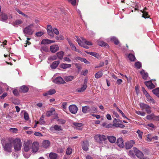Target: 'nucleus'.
I'll use <instances>...</instances> for the list:
<instances>
[{"instance_id":"64","label":"nucleus","mask_w":159,"mask_h":159,"mask_svg":"<svg viewBox=\"0 0 159 159\" xmlns=\"http://www.w3.org/2000/svg\"><path fill=\"white\" fill-rule=\"evenodd\" d=\"M13 93L14 95L17 96L19 95V92L17 89H14L13 91Z\"/></svg>"},{"instance_id":"49","label":"nucleus","mask_w":159,"mask_h":159,"mask_svg":"<svg viewBox=\"0 0 159 159\" xmlns=\"http://www.w3.org/2000/svg\"><path fill=\"white\" fill-rule=\"evenodd\" d=\"M22 23V21L20 20H17L15 21L13 23V25L14 26L16 25H19L21 24Z\"/></svg>"},{"instance_id":"25","label":"nucleus","mask_w":159,"mask_h":159,"mask_svg":"<svg viewBox=\"0 0 159 159\" xmlns=\"http://www.w3.org/2000/svg\"><path fill=\"white\" fill-rule=\"evenodd\" d=\"M60 63L59 61H54L51 65V67L52 69H55L58 66Z\"/></svg>"},{"instance_id":"32","label":"nucleus","mask_w":159,"mask_h":159,"mask_svg":"<svg viewBox=\"0 0 159 159\" xmlns=\"http://www.w3.org/2000/svg\"><path fill=\"white\" fill-rule=\"evenodd\" d=\"M86 53L88 54H90L91 55L95 57L98 58L100 57V55L99 54L97 53L93 52H86Z\"/></svg>"},{"instance_id":"38","label":"nucleus","mask_w":159,"mask_h":159,"mask_svg":"<svg viewBox=\"0 0 159 159\" xmlns=\"http://www.w3.org/2000/svg\"><path fill=\"white\" fill-rule=\"evenodd\" d=\"M111 40L114 42L115 44L118 45L119 43L118 39L115 37H112L111 38Z\"/></svg>"},{"instance_id":"29","label":"nucleus","mask_w":159,"mask_h":159,"mask_svg":"<svg viewBox=\"0 0 159 159\" xmlns=\"http://www.w3.org/2000/svg\"><path fill=\"white\" fill-rule=\"evenodd\" d=\"M8 18L7 15L5 14H2L0 16V20L2 21H5Z\"/></svg>"},{"instance_id":"52","label":"nucleus","mask_w":159,"mask_h":159,"mask_svg":"<svg viewBox=\"0 0 159 159\" xmlns=\"http://www.w3.org/2000/svg\"><path fill=\"white\" fill-rule=\"evenodd\" d=\"M83 41L84 42V43L87 45L91 46L93 45L91 42L87 41L85 39H83Z\"/></svg>"},{"instance_id":"23","label":"nucleus","mask_w":159,"mask_h":159,"mask_svg":"<svg viewBox=\"0 0 159 159\" xmlns=\"http://www.w3.org/2000/svg\"><path fill=\"white\" fill-rule=\"evenodd\" d=\"M50 143L48 140H44L42 143L43 147L45 148H48L50 146Z\"/></svg>"},{"instance_id":"26","label":"nucleus","mask_w":159,"mask_h":159,"mask_svg":"<svg viewBox=\"0 0 159 159\" xmlns=\"http://www.w3.org/2000/svg\"><path fill=\"white\" fill-rule=\"evenodd\" d=\"M83 39H85L81 37L80 38H77L76 40L79 45L81 47L83 46V45L84 44V42L83 41Z\"/></svg>"},{"instance_id":"62","label":"nucleus","mask_w":159,"mask_h":159,"mask_svg":"<svg viewBox=\"0 0 159 159\" xmlns=\"http://www.w3.org/2000/svg\"><path fill=\"white\" fill-rule=\"evenodd\" d=\"M43 34V33L42 32H39L36 33L35 34L36 36L37 37H40Z\"/></svg>"},{"instance_id":"46","label":"nucleus","mask_w":159,"mask_h":159,"mask_svg":"<svg viewBox=\"0 0 159 159\" xmlns=\"http://www.w3.org/2000/svg\"><path fill=\"white\" fill-rule=\"evenodd\" d=\"M68 2L70 3L73 5H76L77 2H78V0H68Z\"/></svg>"},{"instance_id":"7","label":"nucleus","mask_w":159,"mask_h":159,"mask_svg":"<svg viewBox=\"0 0 159 159\" xmlns=\"http://www.w3.org/2000/svg\"><path fill=\"white\" fill-rule=\"evenodd\" d=\"M50 130L51 131H53L54 130L56 131H62V129L61 126L58 125H54L52 126L50 128Z\"/></svg>"},{"instance_id":"59","label":"nucleus","mask_w":159,"mask_h":159,"mask_svg":"<svg viewBox=\"0 0 159 159\" xmlns=\"http://www.w3.org/2000/svg\"><path fill=\"white\" fill-rule=\"evenodd\" d=\"M24 117L26 120H28L29 119V115L28 113L26 112L24 113Z\"/></svg>"},{"instance_id":"4","label":"nucleus","mask_w":159,"mask_h":159,"mask_svg":"<svg viewBox=\"0 0 159 159\" xmlns=\"http://www.w3.org/2000/svg\"><path fill=\"white\" fill-rule=\"evenodd\" d=\"M139 106L142 110L145 109L147 113L150 114L152 112L151 107L148 105L143 103H140Z\"/></svg>"},{"instance_id":"8","label":"nucleus","mask_w":159,"mask_h":159,"mask_svg":"<svg viewBox=\"0 0 159 159\" xmlns=\"http://www.w3.org/2000/svg\"><path fill=\"white\" fill-rule=\"evenodd\" d=\"M53 81L54 83L58 84L66 83L65 81L61 77H57Z\"/></svg>"},{"instance_id":"61","label":"nucleus","mask_w":159,"mask_h":159,"mask_svg":"<svg viewBox=\"0 0 159 159\" xmlns=\"http://www.w3.org/2000/svg\"><path fill=\"white\" fill-rule=\"evenodd\" d=\"M52 31L53 33L54 32V33L57 35L58 34H59V32L58 30L56 28H54L53 29Z\"/></svg>"},{"instance_id":"21","label":"nucleus","mask_w":159,"mask_h":159,"mask_svg":"<svg viewBox=\"0 0 159 159\" xmlns=\"http://www.w3.org/2000/svg\"><path fill=\"white\" fill-rule=\"evenodd\" d=\"M90 111V107L88 106L83 107L82 108V111L84 113H87Z\"/></svg>"},{"instance_id":"31","label":"nucleus","mask_w":159,"mask_h":159,"mask_svg":"<svg viewBox=\"0 0 159 159\" xmlns=\"http://www.w3.org/2000/svg\"><path fill=\"white\" fill-rule=\"evenodd\" d=\"M55 113V109L53 108H52L50 110L47 112L46 115L47 116H49L52 115V114H54Z\"/></svg>"},{"instance_id":"13","label":"nucleus","mask_w":159,"mask_h":159,"mask_svg":"<svg viewBox=\"0 0 159 159\" xmlns=\"http://www.w3.org/2000/svg\"><path fill=\"white\" fill-rule=\"evenodd\" d=\"M135 143L134 141L131 140L125 143V148L126 149H130Z\"/></svg>"},{"instance_id":"55","label":"nucleus","mask_w":159,"mask_h":159,"mask_svg":"<svg viewBox=\"0 0 159 159\" xmlns=\"http://www.w3.org/2000/svg\"><path fill=\"white\" fill-rule=\"evenodd\" d=\"M134 152L133 149V150H130L129 152L128 155L131 157H134L135 156Z\"/></svg>"},{"instance_id":"40","label":"nucleus","mask_w":159,"mask_h":159,"mask_svg":"<svg viewBox=\"0 0 159 159\" xmlns=\"http://www.w3.org/2000/svg\"><path fill=\"white\" fill-rule=\"evenodd\" d=\"M152 92L159 98V88H156L152 90Z\"/></svg>"},{"instance_id":"53","label":"nucleus","mask_w":159,"mask_h":159,"mask_svg":"<svg viewBox=\"0 0 159 159\" xmlns=\"http://www.w3.org/2000/svg\"><path fill=\"white\" fill-rule=\"evenodd\" d=\"M137 133L138 134V137H139V138L140 139H142L143 134V132L140 131L138 129L137 131Z\"/></svg>"},{"instance_id":"45","label":"nucleus","mask_w":159,"mask_h":159,"mask_svg":"<svg viewBox=\"0 0 159 159\" xmlns=\"http://www.w3.org/2000/svg\"><path fill=\"white\" fill-rule=\"evenodd\" d=\"M89 144L88 142H86L82 146L83 149L84 151H87L88 149V146Z\"/></svg>"},{"instance_id":"20","label":"nucleus","mask_w":159,"mask_h":159,"mask_svg":"<svg viewBox=\"0 0 159 159\" xmlns=\"http://www.w3.org/2000/svg\"><path fill=\"white\" fill-rule=\"evenodd\" d=\"M117 143L119 147H123L124 144L123 139L121 138H120L118 139L117 141Z\"/></svg>"},{"instance_id":"37","label":"nucleus","mask_w":159,"mask_h":159,"mask_svg":"<svg viewBox=\"0 0 159 159\" xmlns=\"http://www.w3.org/2000/svg\"><path fill=\"white\" fill-rule=\"evenodd\" d=\"M87 87V85H83V86L80 89H77V91L78 92H82L84 91L86 89Z\"/></svg>"},{"instance_id":"56","label":"nucleus","mask_w":159,"mask_h":159,"mask_svg":"<svg viewBox=\"0 0 159 159\" xmlns=\"http://www.w3.org/2000/svg\"><path fill=\"white\" fill-rule=\"evenodd\" d=\"M72 150L71 148H67L66 151V154L67 155H69L70 154L72 153Z\"/></svg>"},{"instance_id":"57","label":"nucleus","mask_w":159,"mask_h":159,"mask_svg":"<svg viewBox=\"0 0 159 159\" xmlns=\"http://www.w3.org/2000/svg\"><path fill=\"white\" fill-rule=\"evenodd\" d=\"M64 39V37L61 35H59L56 37V39L58 40H63Z\"/></svg>"},{"instance_id":"10","label":"nucleus","mask_w":159,"mask_h":159,"mask_svg":"<svg viewBox=\"0 0 159 159\" xmlns=\"http://www.w3.org/2000/svg\"><path fill=\"white\" fill-rule=\"evenodd\" d=\"M50 49L52 53H55L59 50V47L58 45L54 44L50 46Z\"/></svg>"},{"instance_id":"3","label":"nucleus","mask_w":159,"mask_h":159,"mask_svg":"<svg viewBox=\"0 0 159 159\" xmlns=\"http://www.w3.org/2000/svg\"><path fill=\"white\" fill-rule=\"evenodd\" d=\"M3 148L4 150L7 152H11L12 145L11 142L3 143L2 144Z\"/></svg>"},{"instance_id":"12","label":"nucleus","mask_w":159,"mask_h":159,"mask_svg":"<svg viewBox=\"0 0 159 159\" xmlns=\"http://www.w3.org/2000/svg\"><path fill=\"white\" fill-rule=\"evenodd\" d=\"M133 149H134L135 155L138 157L139 158L143 157V154L142 152L135 147H134Z\"/></svg>"},{"instance_id":"15","label":"nucleus","mask_w":159,"mask_h":159,"mask_svg":"<svg viewBox=\"0 0 159 159\" xmlns=\"http://www.w3.org/2000/svg\"><path fill=\"white\" fill-rule=\"evenodd\" d=\"M144 83L147 87L150 89H153L155 87V85L152 83L151 80L145 81Z\"/></svg>"},{"instance_id":"5","label":"nucleus","mask_w":159,"mask_h":159,"mask_svg":"<svg viewBox=\"0 0 159 159\" xmlns=\"http://www.w3.org/2000/svg\"><path fill=\"white\" fill-rule=\"evenodd\" d=\"M107 138L106 136L100 134H97L94 137V139L98 142H99V141H104L107 140Z\"/></svg>"},{"instance_id":"19","label":"nucleus","mask_w":159,"mask_h":159,"mask_svg":"<svg viewBox=\"0 0 159 159\" xmlns=\"http://www.w3.org/2000/svg\"><path fill=\"white\" fill-rule=\"evenodd\" d=\"M28 88L25 85H24L20 87L19 91L21 92L25 93L28 91Z\"/></svg>"},{"instance_id":"28","label":"nucleus","mask_w":159,"mask_h":159,"mask_svg":"<svg viewBox=\"0 0 159 159\" xmlns=\"http://www.w3.org/2000/svg\"><path fill=\"white\" fill-rule=\"evenodd\" d=\"M57 57L60 59L61 60L63 58L64 52L63 51H60L56 53Z\"/></svg>"},{"instance_id":"42","label":"nucleus","mask_w":159,"mask_h":159,"mask_svg":"<svg viewBox=\"0 0 159 159\" xmlns=\"http://www.w3.org/2000/svg\"><path fill=\"white\" fill-rule=\"evenodd\" d=\"M154 114L153 113H152L150 115H148L146 116V119L148 120H152L153 119Z\"/></svg>"},{"instance_id":"14","label":"nucleus","mask_w":159,"mask_h":159,"mask_svg":"<svg viewBox=\"0 0 159 159\" xmlns=\"http://www.w3.org/2000/svg\"><path fill=\"white\" fill-rule=\"evenodd\" d=\"M67 40L72 50H74L75 51L79 53H81V52L79 50L76 48V47L72 43V42L70 39H68Z\"/></svg>"},{"instance_id":"27","label":"nucleus","mask_w":159,"mask_h":159,"mask_svg":"<svg viewBox=\"0 0 159 159\" xmlns=\"http://www.w3.org/2000/svg\"><path fill=\"white\" fill-rule=\"evenodd\" d=\"M60 67L63 69L69 68L71 67V65L66 63H62L60 65Z\"/></svg>"},{"instance_id":"41","label":"nucleus","mask_w":159,"mask_h":159,"mask_svg":"<svg viewBox=\"0 0 159 159\" xmlns=\"http://www.w3.org/2000/svg\"><path fill=\"white\" fill-rule=\"evenodd\" d=\"M44 116L43 115H42L41 116V117L40 118L39 123L40 125H43L45 124V122L44 120Z\"/></svg>"},{"instance_id":"35","label":"nucleus","mask_w":159,"mask_h":159,"mask_svg":"<svg viewBox=\"0 0 159 159\" xmlns=\"http://www.w3.org/2000/svg\"><path fill=\"white\" fill-rule=\"evenodd\" d=\"M146 96L147 98V100L148 101L150 102H152L153 103H155V101L149 94L146 95Z\"/></svg>"},{"instance_id":"24","label":"nucleus","mask_w":159,"mask_h":159,"mask_svg":"<svg viewBox=\"0 0 159 159\" xmlns=\"http://www.w3.org/2000/svg\"><path fill=\"white\" fill-rule=\"evenodd\" d=\"M107 138L109 141L112 143H114L116 140V138L114 136H108Z\"/></svg>"},{"instance_id":"63","label":"nucleus","mask_w":159,"mask_h":159,"mask_svg":"<svg viewBox=\"0 0 159 159\" xmlns=\"http://www.w3.org/2000/svg\"><path fill=\"white\" fill-rule=\"evenodd\" d=\"M42 49L43 51L45 52H48V47L45 46L42 47Z\"/></svg>"},{"instance_id":"60","label":"nucleus","mask_w":159,"mask_h":159,"mask_svg":"<svg viewBox=\"0 0 159 159\" xmlns=\"http://www.w3.org/2000/svg\"><path fill=\"white\" fill-rule=\"evenodd\" d=\"M34 135L35 136H38L39 137H41L43 136V135L39 132H35L34 133Z\"/></svg>"},{"instance_id":"44","label":"nucleus","mask_w":159,"mask_h":159,"mask_svg":"<svg viewBox=\"0 0 159 159\" xmlns=\"http://www.w3.org/2000/svg\"><path fill=\"white\" fill-rule=\"evenodd\" d=\"M116 110L118 112H119L121 114L123 118H125L129 120V119L126 117V116H125V115L123 113L122 111L118 107H117Z\"/></svg>"},{"instance_id":"50","label":"nucleus","mask_w":159,"mask_h":159,"mask_svg":"<svg viewBox=\"0 0 159 159\" xmlns=\"http://www.w3.org/2000/svg\"><path fill=\"white\" fill-rule=\"evenodd\" d=\"M135 112L138 115H141L142 116H144L145 115V113L144 112H141L139 111H136Z\"/></svg>"},{"instance_id":"51","label":"nucleus","mask_w":159,"mask_h":159,"mask_svg":"<svg viewBox=\"0 0 159 159\" xmlns=\"http://www.w3.org/2000/svg\"><path fill=\"white\" fill-rule=\"evenodd\" d=\"M97 111V108L94 107H92L90 108V112L96 113Z\"/></svg>"},{"instance_id":"36","label":"nucleus","mask_w":159,"mask_h":159,"mask_svg":"<svg viewBox=\"0 0 159 159\" xmlns=\"http://www.w3.org/2000/svg\"><path fill=\"white\" fill-rule=\"evenodd\" d=\"M74 78L73 76H66L64 77L65 81L66 82H69L72 80Z\"/></svg>"},{"instance_id":"11","label":"nucleus","mask_w":159,"mask_h":159,"mask_svg":"<svg viewBox=\"0 0 159 159\" xmlns=\"http://www.w3.org/2000/svg\"><path fill=\"white\" fill-rule=\"evenodd\" d=\"M39 148V144L36 142H34L32 146V150L33 152L35 153L37 152Z\"/></svg>"},{"instance_id":"16","label":"nucleus","mask_w":159,"mask_h":159,"mask_svg":"<svg viewBox=\"0 0 159 159\" xmlns=\"http://www.w3.org/2000/svg\"><path fill=\"white\" fill-rule=\"evenodd\" d=\"M142 78L144 80H148V78L149 77L148 74V73L145 72L144 70H142L140 72Z\"/></svg>"},{"instance_id":"18","label":"nucleus","mask_w":159,"mask_h":159,"mask_svg":"<svg viewBox=\"0 0 159 159\" xmlns=\"http://www.w3.org/2000/svg\"><path fill=\"white\" fill-rule=\"evenodd\" d=\"M55 42V41L52 40L48 39H45L42 40L41 43L43 44H49Z\"/></svg>"},{"instance_id":"2","label":"nucleus","mask_w":159,"mask_h":159,"mask_svg":"<svg viewBox=\"0 0 159 159\" xmlns=\"http://www.w3.org/2000/svg\"><path fill=\"white\" fill-rule=\"evenodd\" d=\"M14 149L16 151L20 150L22 143L21 140L19 138H16L13 140Z\"/></svg>"},{"instance_id":"9","label":"nucleus","mask_w":159,"mask_h":159,"mask_svg":"<svg viewBox=\"0 0 159 159\" xmlns=\"http://www.w3.org/2000/svg\"><path fill=\"white\" fill-rule=\"evenodd\" d=\"M70 112L72 114L76 113L78 111V108L75 105H71L69 107Z\"/></svg>"},{"instance_id":"17","label":"nucleus","mask_w":159,"mask_h":159,"mask_svg":"<svg viewBox=\"0 0 159 159\" xmlns=\"http://www.w3.org/2000/svg\"><path fill=\"white\" fill-rule=\"evenodd\" d=\"M48 34L51 37H53V29L50 25H48L47 28Z\"/></svg>"},{"instance_id":"39","label":"nucleus","mask_w":159,"mask_h":159,"mask_svg":"<svg viewBox=\"0 0 159 159\" xmlns=\"http://www.w3.org/2000/svg\"><path fill=\"white\" fill-rule=\"evenodd\" d=\"M103 75V73L101 71H99L96 73L95 77L97 79L101 77Z\"/></svg>"},{"instance_id":"43","label":"nucleus","mask_w":159,"mask_h":159,"mask_svg":"<svg viewBox=\"0 0 159 159\" xmlns=\"http://www.w3.org/2000/svg\"><path fill=\"white\" fill-rule=\"evenodd\" d=\"M113 125L115 126L116 127L124 128L125 127L124 125L117 123H113Z\"/></svg>"},{"instance_id":"47","label":"nucleus","mask_w":159,"mask_h":159,"mask_svg":"<svg viewBox=\"0 0 159 159\" xmlns=\"http://www.w3.org/2000/svg\"><path fill=\"white\" fill-rule=\"evenodd\" d=\"M135 66L137 69H140L141 66V64L140 62H137L135 63Z\"/></svg>"},{"instance_id":"54","label":"nucleus","mask_w":159,"mask_h":159,"mask_svg":"<svg viewBox=\"0 0 159 159\" xmlns=\"http://www.w3.org/2000/svg\"><path fill=\"white\" fill-rule=\"evenodd\" d=\"M56 90L54 89H51L48 91V94L49 95L54 94L56 93Z\"/></svg>"},{"instance_id":"34","label":"nucleus","mask_w":159,"mask_h":159,"mask_svg":"<svg viewBox=\"0 0 159 159\" xmlns=\"http://www.w3.org/2000/svg\"><path fill=\"white\" fill-rule=\"evenodd\" d=\"M98 44L101 46H105L106 47L109 48V45L106 43L101 41H98Z\"/></svg>"},{"instance_id":"33","label":"nucleus","mask_w":159,"mask_h":159,"mask_svg":"<svg viewBox=\"0 0 159 159\" xmlns=\"http://www.w3.org/2000/svg\"><path fill=\"white\" fill-rule=\"evenodd\" d=\"M49 157L50 159H57V155L55 153L51 152L49 154Z\"/></svg>"},{"instance_id":"22","label":"nucleus","mask_w":159,"mask_h":159,"mask_svg":"<svg viewBox=\"0 0 159 159\" xmlns=\"http://www.w3.org/2000/svg\"><path fill=\"white\" fill-rule=\"evenodd\" d=\"M73 125L74 126V128H75L78 129H81V127L83 125V124L82 123L77 122H73Z\"/></svg>"},{"instance_id":"1","label":"nucleus","mask_w":159,"mask_h":159,"mask_svg":"<svg viewBox=\"0 0 159 159\" xmlns=\"http://www.w3.org/2000/svg\"><path fill=\"white\" fill-rule=\"evenodd\" d=\"M34 24H30L23 30L25 36H26L27 35H31L33 33L34 31Z\"/></svg>"},{"instance_id":"6","label":"nucleus","mask_w":159,"mask_h":159,"mask_svg":"<svg viewBox=\"0 0 159 159\" xmlns=\"http://www.w3.org/2000/svg\"><path fill=\"white\" fill-rule=\"evenodd\" d=\"M31 143L32 142L29 140H27L25 142L24 149L25 152H27L30 149Z\"/></svg>"},{"instance_id":"48","label":"nucleus","mask_w":159,"mask_h":159,"mask_svg":"<svg viewBox=\"0 0 159 159\" xmlns=\"http://www.w3.org/2000/svg\"><path fill=\"white\" fill-rule=\"evenodd\" d=\"M142 13H143L142 15V17L145 18H148L149 17V16L148 15V13L147 12L144 11H142Z\"/></svg>"},{"instance_id":"30","label":"nucleus","mask_w":159,"mask_h":159,"mask_svg":"<svg viewBox=\"0 0 159 159\" xmlns=\"http://www.w3.org/2000/svg\"><path fill=\"white\" fill-rule=\"evenodd\" d=\"M128 58L129 60L131 61H134L136 60L134 55L131 54H130L128 55Z\"/></svg>"},{"instance_id":"58","label":"nucleus","mask_w":159,"mask_h":159,"mask_svg":"<svg viewBox=\"0 0 159 159\" xmlns=\"http://www.w3.org/2000/svg\"><path fill=\"white\" fill-rule=\"evenodd\" d=\"M57 121L58 122V123L61 124H64L66 122V121L65 120L61 119H59Z\"/></svg>"}]
</instances>
